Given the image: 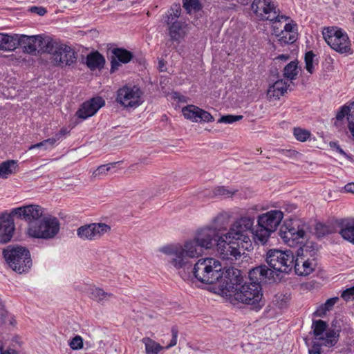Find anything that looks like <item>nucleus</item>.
Returning <instances> with one entry per match:
<instances>
[{
    "label": "nucleus",
    "mask_w": 354,
    "mask_h": 354,
    "mask_svg": "<svg viewBox=\"0 0 354 354\" xmlns=\"http://www.w3.org/2000/svg\"><path fill=\"white\" fill-rule=\"evenodd\" d=\"M206 225L198 229L194 238L183 244H169L161 247L159 251L167 255L169 264L176 270L189 269L192 265V259L202 255L203 250L211 249L218 238V230Z\"/></svg>",
    "instance_id": "nucleus-1"
},
{
    "label": "nucleus",
    "mask_w": 354,
    "mask_h": 354,
    "mask_svg": "<svg viewBox=\"0 0 354 354\" xmlns=\"http://www.w3.org/2000/svg\"><path fill=\"white\" fill-rule=\"evenodd\" d=\"M222 266L220 261L214 258L206 257L197 261L190 268L180 269L178 270L182 279L189 280L190 274H187L185 270L192 271L194 277L200 282L205 284H214L222 278Z\"/></svg>",
    "instance_id": "nucleus-2"
},
{
    "label": "nucleus",
    "mask_w": 354,
    "mask_h": 354,
    "mask_svg": "<svg viewBox=\"0 0 354 354\" xmlns=\"http://www.w3.org/2000/svg\"><path fill=\"white\" fill-rule=\"evenodd\" d=\"M3 256L9 267L19 274L28 272L32 266L30 253L24 247L9 245L3 249Z\"/></svg>",
    "instance_id": "nucleus-3"
},
{
    "label": "nucleus",
    "mask_w": 354,
    "mask_h": 354,
    "mask_svg": "<svg viewBox=\"0 0 354 354\" xmlns=\"http://www.w3.org/2000/svg\"><path fill=\"white\" fill-rule=\"evenodd\" d=\"M234 297L236 301L255 308L263 306L262 288L258 282H245L236 286Z\"/></svg>",
    "instance_id": "nucleus-4"
},
{
    "label": "nucleus",
    "mask_w": 354,
    "mask_h": 354,
    "mask_svg": "<svg viewBox=\"0 0 354 354\" xmlns=\"http://www.w3.org/2000/svg\"><path fill=\"white\" fill-rule=\"evenodd\" d=\"M322 35L327 44L336 52L347 55L353 53L351 40L343 29L337 26L325 27Z\"/></svg>",
    "instance_id": "nucleus-5"
},
{
    "label": "nucleus",
    "mask_w": 354,
    "mask_h": 354,
    "mask_svg": "<svg viewBox=\"0 0 354 354\" xmlns=\"http://www.w3.org/2000/svg\"><path fill=\"white\" fill-rule=\"evenodd\" d=\"M115 100L124 109H135L144 102V92L137 85L126 84L117 91Z\"/></svg>",
    "instance_id": "nucleus-6"
},
{
    "label": "nucleus",
    "mask_w": 354,
    "mask_h": 354,
    "mask_svg": "<svg viewBox=\"0 0 354 354\" xmlns=\"http://www.w3.org/2000/svg\"><path fill=\"white\" fill-rule=\"evenodd\" d=\"M59 228L58 219L48 215L43 216L39 224H31L28 228V234L33 238L50 239L58 234Z\"/></svg>",
    "instance_id": "nucleus-7"
},
{
    "label": "nucleus",
    "mask_w": 354,
    "mask_h": 354,
    "mask_svg": "<svg viewBox=\"0 0 354 354\" xmlns=\"http://www.w3.org/2000/svg\"><path fill=\"white\" fill-rule=\"evenodd\" d=\"M305 226L297 219L286 221L281 226L279 236L285 244L295 247L302 243L305 236Z\"/></svg>",
    "instance_id": "nucleus-8"
},
{
    "label": "nucleus",
    "mask_w": 354,
    "mask_h": 354,
    "mask_svg": "<svg viewBox=\"0 0 354 354\" xmlns=\"http://www.w3.org/2000/svg\"><path fill=\"white\" fill-rule=\"evenodd\" d=\"M252 10L260 20H268L274 22L288 21L289 17L279 15L277 12L274 0H253Z\"/></svg>",
    "instance_id": "nucleus-9"
},
{
    "label": "nucleus",
    "mask_w": 354,
    "mask_h": 354,
    "mask_svg": "<svg viewBox=\"0 0 354 354\" xmlns=\"http://www.w3.org/2000/svg\"><path fill=\"white\" fill-rule=\"evenodd\" d=\"M266 261L272 270L289 273L293 269L294 255L290 250H270L267 253Z\"/></svg>",
    "instance_id": "nucleus-10"
},
{
    "label": "nucleus",
    "mask_w": 354,
    "mask_h": 354,
    "mask_svg": "<svg viewBox=\"0 0 354 354\" xmlns=\"http://www.w3.org/2000/svg\"><path fill=\"white\" fill-rule=\"evenodd\" d=\"M254 218L251 216H241L237 219L231 226L228 232L224 236L227 239H234L239 241L241 243L251 245L250 237L248 232L252 230Z\"/></svg>",
    "instance_id": "nucleus-11"
},
{
    "label": "nucleus",
    "mask_w": 354,
    "mask_h": 354,
    "mask_svg": "<svg viewBox=\"0 0 354 354\" xmlns=\"http://www.w3.org/2000/svg\"><path fill=\"white\" fill-rule=\"evenodd\" d=\"M111 226L104 223H91L79 227L76 230L77 237L83 241H95L110 232Z\"/></svg>",
    "instance_id": "nucleus-12"
},
{
    "label": "nucleus",
    "mask_w": 354,
    "mask_h": 354,
    "mask_svg": "<svg viewBox=\"0 0 354 354\" xmlns=\"http://www.w3.org/2000/svg\"><path fill=\"white\" fill-rule=\"evenodd\" d=\"M54 64L57 66H71L75 63L77 56L75 50L65 44H55L48 50Z\"/></svg>",
    "instance_id": "nucleus-13"
},
{
    "label": "nucleus",
    "mask_w": 354,
    "mask_h": 354,
    "mask_svg": "<svg viewBox=\"0 0 354 354\" xmlns=\"http://www.w3.org/2000/svg\"><path fill=\"white\" fill-rule=\"evenodd\" d=\"M241 242L234 239H227L221 236L217 241V251L220 257L225 260L234 261L241 257L243 250Z\"/></svg>",
    "instance_id": "nucleus-14"
},
{
    "label": "nucleus",
    "mask_w": 354,
    "mask_h": 354,
    "mask_svg": "<svg viewBox=\"0 0 354 354\" xmlns=\"http://www.w3.org/2000/svg\"><path fill=\"white\" fill-rule=\"evenodd\" d=\"M288 20L289 21L284 25L283 30L280 31L277 26L279 22L273 23L272 25L274 34L281 45L293 44L298 37L297 24L290 18Z\"/></svg>",
    "instance_id": "nucleus-15"
},
{
    "label": "nucleus",
    "mask_w": 354,
    "mask_h": 354,
    "mask_svg": "<svg viewBox=\"0 0 354 354\" xmlns=\"http://www.w3.org/2000/svg\"><path fill=\"white\" fill-rule=\"evenodd\" d=\"M12 216H16L21 219H24L31 224H35V221L41 218L43 215V208L37 205H29L14 208L12 209Z\"/></svg>",
    "instance_id": "nucleus-16"
},
{
    "label": "nucleus",
    "mask_w": 354,
    "mask_h": 354,
    "mask_svg": "<svg viewBox=\"0 0 354 354\" xmlns=\"http://www.w3.org/2000/svg\"><path fill=\"white\" fill-rule=\"evenodd\" d=\"M283 218V213L281 210H270L258 216L257 225L265 227L270 231L274 232Z\"/></svg>",
    "instance_id": "nucleus-17"
},
{
    "label": "nucleus",
    "mask_w": 354,
    "mask_h": 354,
    "mask_svg": "<svg viewBox=\"0 0 354 354\" xmlns=\"http://www.w3.org/2000/svg\"><path fill=\"white\" fill-rule=\"evenodd\" d=\"M185 118L194 122H212L214 118L210 113L195 105H187L182 109Z\"/></svg>",
    "instance_id": "nucleus-18"
},
{
    "label": "nucleus",
    "mask_w": 354,
    "mask_h": 354,
    "mask_svg": "<svg viewBox=\"0 0 354 354\" xmlns=\"http://www.w3.org/2000/svg\"><path fill=\"white\" fill-rule=\"evenodd\" d=\"M313 345L311 349H309V354H321V347L334 346L339 337V333H313Z\"/></svg>",
    "instance_id": "nucleus-19"
},
{
    "label": "nucleus",
    "mask_w": 354,
    "mask_h": 354,
    "mask_svg": "<svg viewBox=\"0 0 354 354\" xmlns=\"http://www.w3.org/2000/svg\"><path fill=\"white\" fill-rule=\"evenodd\" d=\"M104 104L105 102L102 97H93L81 105L76 112V115L78 118L86 120L94 115Z\"/></svg>",
    "instance_id": "nucleus-20"
},
{
    "label": "nucleus",
    "mask_w": 354,
    "mask_h": 354,
    "mask_svg": "<svg viewBox=\"0 0 354 354\" xmlns=\"http://www.w3.org/2000/svg\"><path fill=\"white\" fill-rule=\"evenodd\" d=\"M15 223L11 214H2L0 216V243L9 242L13 235Z\"/></svg>",
    "instance_id": "nucleus-21"
},
{
    "label": "nucleus",
    "mask_w": 354,
    "mask_h": 354,
    "mask_svg": "<svg viewBox=\"0 0 354 354\" xmlns=\"http://www.w3.org/2000/svg\"><path fill=\"white\" fill-rule=\"evenodd\" d=\"M221 272L223 274L222 278L219 279V281L221 286L226 289L227 290H230L231 289L235 288L240 281V270L233 268L230 267L226 268L225 270L221 269Z\"/></svg>",
    "instance_id": "nucleus-22"
},
{
    "label": "nucleus",
    "mask_w": 354,
    "mask_h": 354,
    "mask_svg": "<svg viewBox=\"0 0 354 354\" xmlns=\"http://www.w3.org/2000/svg\"><path fill=\"white\" fill-rule=\"evenodd\" d=\"M111 73L116 71L121 64H127L133 58L131 52L122 48H115L111 50Z\"/></svg>",
    "instance_id": "nucleus-23"
},
{
    "label": "nucleus",
    "mask_w": 354,
    "mask_h": 354,
    "mask_svg": "<svg viewBox=\"0 0 354 354\" xmlns=\"http://www.w3.org/2000/svg\"><path fill=\"white\" fill-rule=\"evenodd\" d=\"M167 335H170L171 339L170 342L165 346L160 345V344L151 338H143L142 342L145 344L146 354H158L161 351L175 346L177 343L176 333H167Z\"/></svg>",
    "instance_id": "nucleus-24"
},
{
    "label": "nucleus",
    "mask_w": 354,
    "mask_h": 354,
    "mask_svg": "<svg viewBox=\"0 0 354 354\" xmlns=\"http://www.w3.org/2000/svg\"><path fill=\"white\" fill-rule=\"evenodd\" d=\"M315 265L314 259H306L303 254H298L297 258H294L293 268L295 273L299 276H307L312 273Z\"/></svg>",
    "instance_id": "nucleus-25"
},
{
    "label": "nucleus",
    "mask_w": 354,
    "mask_h": 354,
    "mask_svg": "<svg viewBox=\"0 0 354 354\" xmlns=\"http://www.w3.org/2000/svg\"><path fill=\"white\" fill-rule=\"evenodd\" d=\"M290 84L288 81L279 80L270 85L267 91V96L270 101L279 100L288 91Z\"/></svg>",
    "instance_id": "nucleus-26"
},
{
    "label": "nucleus",
    "mask_w": 354,
    "mask_h": 354,
    "mask_svg": "<svg viewBox=\"0 0 354 354\" xmlns=\"http://www.w3.org/2000/svg\"><path fill=\"white\" fill-rule=\"evenodd\" d=\"M339 227V234L342 239L354 244V217L342 219Z\"/></svg>",
    "instance_id": "nucleus-27"
},
{
    "label": "nucleus",
    "mask_w": 354,
    "mask_h": 354,
    "mask_svg": "<svg viewBox=\"0 0 354 354\" xmlns=\"http://www.w3.org/2000/svg\"><path fill=\"white\" fill-rule=\"evenodd\" d=\"M272 271L266 266L256 267L249 272V282H258L259 284L266 279L270 278Z\"/></svg>",
    "instance_id": "nucleus-28"
},
{
    "label": "nucleus",
    "mask_w": 354,
    "mask_h": 354,
    "mask_svg": "<svg viewBox=\"0 0 354 354\" xmlns=\"http://www.w3.org/2000/svg\"><path fill=\"white\" fill-rule=\"evenodd\" d=\"M169 26V35L174 41H179L186 35L187 25L180 21L171 22Z\"/></svg>",
    "instance_id": "nucleus-29"
},
{
    "label": "nucleus",
    "mask_w": 354,
    "mask_h": 354,
    "mask_svg": "<svg viewBox=\"0 0 354 354\" xmlns=\"http://www.w3.org/2000/svg\"><path fill=\"white\" fill-rule=\"evenodd\" d=\"M36 36L17 35V46H20L28 53H34L37 50Z\"/></svg>",
    "instance_id": "nucleus-30"
},
{
    "label": "nucleus",
    "mask_w": 354,
    "mask_h": 354,
    "mask_svg": "<svg viewBox=\"0 0 354 354\" xmlns=\"http://www.w3.org/2000/svg\"><path fill=\"white\" fill-rule=\"evenodd\" d=\"M17 48V35L0 33V49L11 51Z\"/></svg>",
    "instance_id": "nucleus-31"
},
{
    "label": "nucleus",
    "mask_w": 354,
    "mask_h": 354,
    "mask_svg": "<svg viewBox=\"0 0 354 354\" xmlns=\"http://www.w3.org/2000/svg\"><path fill=\"white\" fill-rule=\"evenodd\" d=\"M17 161L8 160L0 163V178L7 179L10 176L16 173Z\"/></svg>",
    "instance_id": "nucleus-32"
},
{
    "label": "nucleus",
    "mask_w": 354,
    "mask_h": 354,
    "mask_svg": "<svg viewBox=\"0 0 354 354\" xmlns=\"http://www.w3.org/2000/svg\"><path fill=\"white\" fill-rule=\"evenodd\" d=\"M105 59L98 52L90 53L86 57V65L91 70L101 68L104 66Z\"/></svg>",
    "instance_id": "nucleus-33"
},
{
    "label": "nucleus",
    "mask_w": 354,
    "mask_h": 354,
    "mask_svg": "<svg viewBox=\"0 0 354 354\" xmlns=\"http://www.w3.org/2000/svg\"><path fill=\"white\" fill-rule=\"evenodd\" d=\"M272 232L265 227L257 225V228L252 231L253 239L255 243L264 245L268 241Z\"/></svg>",
    "instance_id": "nucleus-34"
},
{
    "label": "nucleus",
    "mask_w": 354,
    "mask_h": 354,
    "mask_svg": "<svg viewBox=\"0 0 354 354\" xmlns=\"http://www.w3.org/2000/svg\"><path fill=\"white\" fill-rule=\"evenodd\" d=\"M88 293L93 300L97 302L106 301L113 296L111 293L106 292L104 290L95 286L89 287Z\"/></svg>",
    "instance_id": "nucleus-35"
},
{
    "label": "nucleus",
    "mask_w": 354,
    "mask_h": 354,
    "mask_svg": "<svg viewBox=\"0 0 354 354\" xmlns=\"http://www.w3.org/2000/svg\"><path fill=\"white\" fill-rule=\"evenodd\" d=\"M299 73L298 62L292 61L288 63L283 68V75L288 80H295Z\"/></svg>",
    "instance_id": "nucleus-36"
},
{
    "label": "nucleus",
    "mask_w": 354,
    "mask_h": 354,
    "mask_svg": "<svg viewBox=\"0 0 354 354\" xmlns=\"http://www.w3.org/2000/svg\"><path fill=\"white\" fill-rule=\"evenodd\" d=\"M181 13V8L180 6L175 5L171 7L167 12L163 15L165 23L167 25H169L171 22L178 21L177 19L180 17Z\"/></svg>",
    "instance_id": "nucleus-37"
},
{
    "label": "nucleus",
    "mask_w": 354,
    "mask_h": 354,
    "mask_svg": "<svg viewBox=\"0 0 354 354\" xmlns=\"http://www.w3.org/2000/svg\"><path fill=\"white\" fill-rule=\"evenodd\" d=\"M60 140V134H55L54 137L43 140L39 143L32 145L28 147V150L34 149L44 148L47 150L52 148L54 145Z\"/></svg>",
    "instance_id": "nucleus-38"
},
{
    "label": "nucleus",
    "mask_w": 354,
    "mask_h": 354,
    "mask_svg": "<svg viewBox=\"0 0 354 354\" xmlns=\"http://www.w3.org/2000/svg\"><path fill=\"white\" fill-rule=\"evenodd\" d=\"M228 225V216L224 214H221L218 215L210 225L212 228H217L223 227L222 228L218 230V232L225 230L227 228Z\"/></svg>",
    "instance_id": "nucleus-39"
},
{
    "label": "nucleus",
    "mask_w": 354,
    "mask_h": 354,
    "mask_svg": "<svg viewBox=\"0 0 354 354\" xmlns=\"http://www.w3.org/2000/svg\"><path fill=\"white\" fill-rule=\"evenodd\" d=\"M236 190L229 189L224 186H218L214 189L213 195L214 196H218L222 198H230L232 197Z\"/></svg>",
    "instance_id": "nucleus-40"
},
{
    "label": "nucleus",
    "mask_w": 354,
    "mask_h": 354,
    "mask_svg": "<svg viewBox=\"0 0 354 354\" xmlns=\"http://www.w3.org/2000/svg\"><path fill=\"white\" fill-rule=\"evenodd\" d=\"M183 7L191 13L192 12H197L201 9V4L199 0H183Z\"/></svg>",
    "instance_id": "nucleus-41"
},
{
    "label": "nucleus",
    "mask_w": 354,
    "mask_h": 354,
    "mask_svg": "<svg viewBox=\"0 0 354 354\" xmlns=\"http://www.w3.org/2000/svg\"><path fill=\"white\" fill-rule=\"evenodd\" d=\"M314 57L315 54L313 53V51L307 52L304 57L305 68L306 71L310 74H312L315 70Z\"/></svg>",
    "instance_id": "nucleus-42"
},
{
    "label": "nucleus",
    "mask_w": 354,
    "mask_h": 354,
    "mask_svg": "<svg viewBox=\"0 0 354 354\" xmlns=\"http://www.w3.org/2000/svg\"><path fill=\"white\" fill-rule=\"evenodd\" d=\"M293 134L295 138L300 142L306 141L311 135L309 131L301 128H295L293 130Z\"/></svg>",
    "instance_id": "nucleus-43"
},
{
    "label": "nucleus",
    "mask_w": 354,
    "mask_h": 354,
    "mask_svg": "<svg viewBox=\"0 0 354 354\" xmlns=\"http://www.w3.org/2000/svg\"><path fill=\"white\" fill-rule=\"evenodd\" d=\"M116 162L100 165L93 172V176L94 177H100L102 175H105L112 168H114Z\"/></svg>",
    "instance_id": "nucleus-44"
},
{
    "label": "nucleus",
    "mask_w": 354,
    "mask_h": 354,
    "mask_svg": "<svg viewBox=\"0 0 354 354\" xmlns=\"http://www.w3.org/2000/svg\"><path fill=\"white\" fill-rule=\"evenodd\" d=\"M243 119V115H225L221 116L217 121L218 123L232 124Z\"/></svg>",
    "instance_id": "nucleus-45"
},
{
    "label": "nucleus",
    "mask_w": 354,
    "mask_h": 354,
    "mask_svg": "<svg viewBox=\"0 0 354 354\" xmlns=\"http://www.w3.org/2000/svg\"><path fill=\"white\" fill-rule=\"evenodd\" d=\"M313 332H326L327 324L322 320H317L313 323Z\"/></svg>",
    "instance_id": "nucleus-46"
},
{
    "label": "nucleus",
    "mask_w": 354,
    "mask_h": 354,
    "mask_svg": "<svg viewBox=\"0 0 354 354\" xmlns=\"http://www.w3.org/2000/svg\"><path fill=\"white\" fill-rule=\"evenodd\" d=\"M69 345L71 348L73 350L80 349L83 346V339L80 336L77 335L74 338H73Z\"/></svg>",
    "instance_id": "nucleus-47"
},
{
    "label": "nucleus",
    "mask_w": 354,
    "mask_h": 354,
    "mask_svg": "<svg viewBox=\"0 0 354 354\" xmlns=\"http://www.w3.org/2000/svg\"><path fill=\"white\" fill-rule=\"evenodd\" d=\"M341 297L346 301L354 300V286L344 290L341 294Z\"/></svg>",
    "instance_id": "nucleus-48"
},
{
    "label": "nucleus",
    "mask_w": 354,
    "mask_h": 354,
    "mask_svg": "<svg viewBox=\"0 0 354 354\" xmlns=\"http://www.w3.org/2000/svg\"><path fill=\"white\" fill-rule=\"evenodd\" d=\"M350 113V108L349 106H343L341 107L340 110L337 112L336 115V118L338 120H342L346 115H347V118L349 117Z\"/></svg>",
    "instance_id": "nucleus-49"
},
{
    "label": "nucleus",
    "mask_w": 354,
    "mask_h": 354,
    "mask_svg": "<svg viewBox=\"0 0 354 354\" xmlns=\"http://www.w3.org/2000/svg\"><path fill=\"white\" fill-rule=\"evenodd\" d=\"M330 147L332 149V150L336 151L339 155L344 156V157H348L346 152L340 147V146L338 145L337 142H330Z\"/></svg>",
    "instance_id": "nucleus-50"
},
{
    "label": "nucleus",
    "mask_w": 354,
    "mask_h": 354,
    "mask_svg": "<svg viewBox=\"0 0 354 354\" xmlns=\"http://www.w3.org/2000/svg\"><path fill=\"white\" fill-rule=\"evenodd\" d=\"M279 152L281 154L290 158H295L299 154V153L297 151L292 149H281L279 151Z\"/></svg>",
    "instance_id": "nucleus-51"
},
{
    "label": "nucleus",
    "mask_w": 354,
    "mask_h": 354,
    "mask_svg": "<svg viewBox=\"0 0 354 354\" xmlns=\"http://www.w3.org/2000/svg\"><path fill=\"white\" fill-rule=\"evenodd\" d=\"M324 307L325 306L324 305V304L317 306L316 310L313 313L314 316L322 317L326 315L327 312H328L329 310L327 308H325Z\"/></svg>",
    "instance_id": "nucleus-52"
},
{
    "label": "nucleus",
    "mask_w": 354,
    "mask_h": 354,
    "mask_svg": "<svg viewBox=\"0 0 354 354\" xmlns=\"http://www.w3.org/2000/svg\"><path fill=\"white\" fill-rule=\"evenodd\" d=\"M350 113L349 117L348 118V127H352V129L354 127V101L350 104Z\"/></svg>",
    "instance_id": "nucleus-53"
},
{
    "label": "nucleus",
    "mask_w": 354,
    "mask_h": 354,
    "mask_svg": "<svg viewBox=\"0 0 354 354\" xmlns=\"http://www.w3.org/2000/svg\"><path fill=\"white\" fill-rule=\"evenodd\" d=\"M339 298L337 297H332L326 300L324 304L325 308H327L329 311L332 310L335 304L337 302Z\"/></svg>",
    "instance_id": "nucleus-54"
},
{
    "label": "nucleus",
    "mask_w": 354,
    "mask_h": 354,
    "mask_svg": "<svg viewBox=\"0 0 354 354\" xmlns=\"http://www.w3.org/2000/svg\"><path fill=\"white\" fill-rule=\"evenodd\" d=\"M316 231L319 236L324 235L330 233L328 227L322 224H318L316 226Z\"/></svg>",
    "instance_id": "nucleus-55"
},
{
    "label": "nucleus",
    "mask_w": 354,
    "mask_h": 354,
    "mask_svg": "<svg viewBox=\"0 0 354 354\" xmlns=\"http://www.w3.org/2000/svg\"><path fill=\"white\" fill-rule=\"evenodd\" d=\"M30 10L32 12L37 13L40 16H42L46 13V8L43 7L32 6L30 8Z\"/></svg>",
    "instance_id": "nucleus-56"
},
{
    "label": "nucleus",
    "mask_w": 354,
    "mask_h": 354,
    "mask_svg": "<svg viewBox=\"0 0 354 354\" xmlns=\"http://www.w3.org/2000/svg\"><path fill=\"white\" fill-rule=\"evenodd\" d=\"M3 322L5 324H9L11 326H14L16 323V320L12 315H7V317H5L3 319Z\"/></svg>",
    "instance_id": "nucleus-57"
},
{
    "label": "nucleus",
    "mask_w": 354,
    "mask_h": 354,
    "mask_svg": "<svg viewBox=\"0 0 354 354\" xmlns=\"http://www.w3.org/2000/svg\"><path fill=\"white\" fill-rule=\"evenodd\" d=\"M344 189L345 192L354 194V183L346 184Z\"/></svg>",
    "instance_id": "nucleus-58"
},
{
    "label": "nucleus",
    "mask_w": 354,
    "mask_h": 354,
    "mask_svg": "<svg viewBox=\"0 0 354 354\" xmlns=\"http://www.w3.org/2000/svg\"><path fill=\"white\" fill-rule=\"evenodd\" d=\"M290 59V55L288 54H281L274 58V60L286 62Z\"/></svg>",
    "instance_id": "nucleus-59"
},
{
    "label": "nucleus",
    "mask_w": 354,
    "mask_h": 354,
    "mask_svg": "<svg viewBox=\"0 0 354 354\" xmlns=\"http://www.w3.org/2000/svg\"><path fill=\"white\" fill-rule=\"evenodd\" d=\"M285 209L286 211L291 212L297 209V206L294 204H287L285 205Z\"/></svg>",
    "instance_id": "nucleus-60"
},
{
    "label": "nucleus",
    "mask_w": 354,
    "mask_h": 354,
    "mask_svg": "<svg viewBox=\"0 0 354 354\" xmlns=\"http://www.w3.org/2000/svg\"><path fill=\"white\" fill-rule=\"evenodd\" d=\"M1 354H17V353L14 350H8L6 351H3Z\"/></svg>",
    "instance_id": "nucleus-61"
},
{
    "label": "nucleus",
    "mask_w": 354,
    "mask_h": 354,
    "mask_svg": "<svg viewBox=\"0 0 354 354\" xmlns=\"http://www.w3.org/2000/svg\"><path fill=\"white\" fill-rule=\"evenodd\" d=\"M66 129H61V131H60L59 133H57V134H60V138H61V137H62V136L65 135V134H66Z\"/></svg>",
    "instance_id": "nucleus-62"
},
{
    "label": "nucleus",
    "mask_w": 354,
    "mask_h": 354,
    "mask_svg": "<svg viewBox=\"0 0 354 354\" xmlns=\"http://www.w3.org/2000/svg\"><path fill=\"white\" fill-rule=\"evenodd\" d=\"M3 347H2V343L0 342V354L3 353Z\"/></svg>",
    "instance_id": "nucleus-63"
},
{
    "label": "nucleus",
    "mask_w": 354,
    "mask_h": 354,
    "mask_svg": "<svg viewBox=\"0 0 354 354\" xmlns=\"http://www.w3.org/2000/svg\"><path fill=\"white\" fill-rule=\"evenodd\" d=\"M332 332L339 333V332H340V330H339V329H334Z\"/></svg>",
    "instance_id": "nucleus-64"
}]
</instances>
